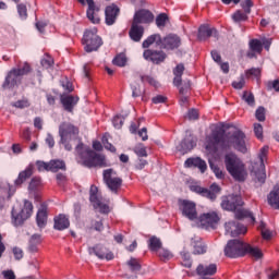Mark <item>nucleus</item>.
<instances>
[{
  "mask_svg": "<svg viewBox=\"0 0 279 279\" xmlns=\"http://www.w3.org/2000/svg\"><path fill=\"white\" fill-rule=\"evenodd\" d=\"M167 21H169V15L167 13H160L157 15L155 23L159 29H162L167 26Z\"/></svg>",
  "mask_w": 279,
  "mask_h": 279,
  "instance_id": "79ce46f5",
  "label": "nucleus"
},
{
  "mask_svg": "<svg viewBox=\"0 0 279 279\" xmlns=\"http://www.w3.org/2000/svg\"><path fill=\"white\" fill-rule=\"evenodd\" d=\"M106 25H114L117 16H119V7L112 4L105 10Z\"/></svg>",
  "mask_w": 279,
  "mask_h": 279,
  "instance_id": "bb28decb",
  "label": "nucleus"
},
{
  "mask_svg": "<svg viewBox=\"0 0 279 279\" xmlns=\"http://www.w3.org/2000/svg\"><path fill=\"white\" fill-rule=\"evenodd\" d=\"M219 147L225 151L235 149L241 154H247V144L245 143V133L241 130H235L233 133L226 134L223 129H217L211 132L206 145L208 151L217 154Z\"/></svg>",
  "mask_w": 279,
  "mask_h": 279,
  "instance_id": "f03ea898",
  "label": "nucleus"
},
{
  "mask_svg": "<svg viewBox=\"0 0 279 279\" xmlns=\"http://www.w3.org/2000/svg\"><path fill=\"white\" fill-rule=\"evenodd\" d=\"M12 106L13 108H20V110H23V108H29L31 104L28 99H22L13 102Z\"/></svg>",
  "mask_w": 279,
  "mask_h": 279,
  "instance_id": "4d7b16f0",
  "label": "nucleus"
},
{
  "mask_svg": "<svg viewBox=\"0 0 279 279\" xmlns=\"http://www.w3.org/2000/svg\"><path fill=\"white\" fill-rule=\"evenodd\" d=\"M257 121H265V107H258L255 111Z\"/></svg>",
  "mask_w": 279,
  "mask_h": 279,
  "instance_id": "680f3d73",
  "label": "nucleus"
},
{
  "mask_svg": "<svg viewBox=\"0 0 279 279\" xmlns=\"http://www.w3.org/2000/svg\"><path fill=\"white\" fill-rule=\"evenodd\" d=\"M225 167L230 175L236 182H245L247 178V171L245 170V163L232 153L225 156Z\"/></svg>",
  "mask_w": 279,
  "mask_h": 279,
  "instance_id": "7ed1b4c3",
  "label": "nucleus"
},
{
  "mask_svg": "<svg viewBox=\"0 0 279 279\" xmlns=\"http://www.w3.org/2000/svg\"><path fill=\"white\" fill-rule=\"evenodd\" d=\"M141 82L143 84H149L150 86H154L156 88V86H158V81L156 78H154L153 76L149 75H141Z\"/></svg>",
  "mask_w": 279,
  "mask_h": 279,
  "instance_id": "603ef678",
  "label": "nucleus"
},
{
  "mask_svg": "<svg viewBox=\"0 0 279 279\" xmlns=\"http://www.w3.org/2000/svg\"><path fill=\"white\" fill-rule=\"evenodd\" d=\"M148 247L150 252H159L162 248V241H160L156 235H153L148 240Z\"/></svg>",
  "mask_w": 279,
  "mask_h": 279,
  "instance_id": "4c0bfd02",
  "label": "nucleus"
},
{
  "mask_svg": "<svg viewBox=\"0 0 279 279\" xmlns=\"http://www.w3.org/2000/svg\"><path fill=\"white\" fill-rule=\"evenodd\" d=\"M250 49L256 53H263V41L260 39H251Z\"/></svg>",
  "mask_w": 279,
  "mask_h": 279,
  "instance_id": "c03bdc74",
  "label": "nucleus"
},
{
  "mask_svg": "<svg viewBox=\"0 0 279 279\" xmlns=\"http://www.w3.org/2000/svg\"><path fill=\"white\" fill-rule=\"evenodd\" d=\"M66 171V162L62 159H52L49 161V171L58 173V171Z\"/></svg>",
  "mask_w": 279,
  "mask_h": 279,
  "instance_id": "72a5a7b5",
  "label": "nucleus"
},
{
  "mask_svg": "<svg viewBox=\"0 0 279 279\" xmlns=\"http://www.w3.org/2000/svg\"><path fill=\"white\" fill-rule=\"evenodd\" d=\"M267 154H269V146L262 147L258 155L259 162H254L252 165L251 175H253L255 182H259V184H265V180H267V173L265 172Z\"/></svg>",
  "mask_w": 279,
  "mask_h": 279,
  "instance_id": "20e7f679",
  "label": "nucleus"
},
{
  "mask_svg": "<svg viewBox=\"0 0 279 279\" xmlns=\"http://www.w3.org/2000/svg\"><path fill=\"white\" fill-rule=\"evenodd\" d=\"M199 221L201 223H207L210 228H215L219 223V215L215 211L203 214L199 216Z\"/></svg>",
  "mask_w": 279,
  "mask_h": 279,
  "instance_id": "cd10ccee",
  "label": "nucleus"
},
{
  "mask_svg": "<svg viewBox=\"0 0 279 279\" xmlns=\"http://www.w3.org/2000/svg\"><path fill=\"white\" fill-rule=\"evenodd\" d=\"M143 58L153 64H162L167 60V52L162 50L146 49L143 52Z\"/></svg>",
  "mask_w": 279,
  "mask_h": 279,
  "instance_id": "ddd939ff",
  "label": "nucleus"
},
{
  "mask_svg": "<svg viewBox=\"0 0 279 279\" xmlns=\"http://www.w3.org/2000/svg\"><path fill=\"white\" fill-rule=\"evenodd\" d=\"M60 100L63 106V110H65V112H73V108L77 106V101H80V97L73 96V95H62Z\"/></svg>",
  "mask_w": 279,
  "mask_h": 279,
  "instance_id": "5701e85b",
  "label": "nucleus"
},
{
  "mask_svg": "<svg viewBox=\"0 0 279 279\" xmlns=\"http://www.w3.org/2000/svg\"><path fill=\"white\" fill-rule=\"evenodd\" d=\"M60 143L66 151L73 150L75 146L76 162L86 169H106L110 167L106 155L96 153L93 148L85 146L80 137V128L71 122H62L59 125Z\"/></svg>",
  "mask_w": 279,
  "mask_h": 279,
  "instance_id": "f257e3e1",
  "label": "nucleus"
},
{
  "mask_svg": "<svg viewBox=\"0 0 279 279\" xmlns=\"http://www.w3.org/2000/svg\"><path fill=\"white\" fill-rule=\"evenodd\" d=\"M245 254H248V256H252L255 260L263 258V252L258 250V247H254L247 243L244 246V256Z\"/></svg>",
  "mask_w": 279,
  "mask_h": 279,
  "instance_id": "f704fd0d",
  "label": "nucleus"
},
{
  "mask_svg": "<svg viewBox=\"0 0 279 279\" xmlns=\"http://www.w3.org/2000/svg\"><path fill=\"white\" fill-rule=\"evenodd\" d=\"M126 265L129 266V270L131 274H138V271H141L142 266L140 259L131 257Z\"/></svg>",
  "mask_w": 279,
  "mask_h": 279,
  "instance_id": "ea45409f",
  "label": "nucleus"
},
{
  "mask_svg": "<svg viewBox=\"0 0 279 279\" xmlns=\"http://www.w3.org/2000/svg\"><path fill=\"white\" fill-rule=\"evenodd\" d=\"M173 75H174L173 84H174V86L180 88V86H182V75H184V64L183 63H179L173 69Z\"/></svg>",
  "mask_w": 279,
  "mask_h": 279,
  "instance_id": "473e14b6",
  "label": "nucleus"
},
{
  "mask_svg": "<svg viewBox=\"0 0 279 279\" xmlns=\"http://www.w3.org/2000/svg\"><path fill=\"white\" fill-rule=\"evenodd\" d=\"M241 206H243V198L241 195L231 194L228 196H222L221 208L223 210L234 211Z\"/></svg>",
  "mask_w": 279,
  "mask_h": 279,
  "instance_id": "f8f14e48",
  "label": "nucleus"
},
{
  "mask_svg": "<svg viewBox=\"0 0 279 279\" xmlns=\"http://www.w3.org/2000/svg\"><path fill=\"white\" fill-rule=\"evenodd\" d=\"M13 72L23 80V75H29V73H32V65L25 62L23 65H20L17 69H13Z\"/></svg>",
  "mask_w": 279,
  "mask_h": 279,
  "instance_id": "58836bf2",
  "label": "nucleus"
},
{
  "mask_svg": "<svg viewBox=\"0 0 279 279\" xmlns=\"http://www.w3.org/2000/svg\"><path fill=\"white\" fill-rule=\"evenodd\" d=\"M254 133L256 138H263V125L260 123L254 124Z\"/></svg>",
  "mask_w": 279,
  "mask_h": 279,
  "instance_id": "0e129e2a",
  "label": "nucleus"
},
{
  "mask_svg": "<svg viewBox=\"0 0 279 279\" xmlns=\"http://www.w3.org/2000/svg\"><path fill=\"white\" fill-rule=\"evenodd\" d=\"M98 193H99V189L95 185H92L89 190V202L95 208V210H99L101 215H108V213H110V206L101 202V197L99 196Z\"/></svg>",
  "mask_w": 279,
  "mask_h": 279,
  "instance_id": "1a4fd4ad",
  "label": "nucleus"
},
{
  "mask_svg": "<svg viewBox=\"0 0 279 279\" xmlns=\"http://www.w3.org/2000/svg\"><path fill=\"white\" fill-rule=\"evenodd\" d=\"M191 90V81H184L182 86L179 88L180 95H186Z\"/></svg>",
  "mask_w": 279,
  "mask_h": 279,
  "instance_id": "052dcab7",
  "label": "nucleus"
},
{
  "mask_svg": "<svg viewBox=\"0 0 279 279\" xmlns=\"http://www.w3.org/2000/svg\"><path fill=\"white\" fill-rule=\"evenodd\" d=\"M40 243H43L40 234H33L28 243V252L33 254L38 252V245H40Z\"/></svg>",
  "mask_w": 279,
  "mask_h": 279,
  "instance_id": "c9c22d12",
  "label": "nucleus"
},
{
  "mask_svg": "<svg viewBox=\"0 0 279 279\" xmlns=\"http://www.w3.org/2000/svg\"><path fill=\"white\" fill-rule=\"evenodd\" d=\"M82 45L84 46L86 53H93V51H98L99 47L104 45L101 37L97 35L96 27L84 32Z\"/></svg>",
  "mask_w": 279,
  "mask_h": 279,
  "instance_id": "39448f33",
  "label": "nucleus"
},
{
  "mask_svg": "<svg viewBox=\"0 0 279 279\" xmlns=\"http://www.w3.org/2000/svg\"><path fill=\"white\" fill-rule=\"evenodd\" d=\"M40 186V178L34 177L29 184H28V191H36Z\"/></svg>",
  "mask_w": 279,
  "mask_h": 279,
  "instance_id": "13d9d810",
  "label": "nucleus"
},
{
  "mask_svg": "<svg viewBox=\"0 0 279 279\" xmlns=\"http://www.w3.org/2000/svg\"><path fill=\"white\" fill-rule=\"evenodd\" d=\"M112 62L116 66H125V64H128V58L125 57V54L120 53L116 56Z\"/></svg>",
  "mask_w": 279,
  "mask_h": 279,
  "instance_id": "de8ad7c7",
  "label": "nucleus"
},
{
  "mask_svg": "<svg viewBox=\"0 0 279 279\" xmlns=\"http://www.w3.org/2000/svg\"><path fill=\"white\" fill-rule=\"evenodd\" d=\"M179 210L182 214V217L189 219L190 221H197V205L195 202L189 199H179Z\"/></svg>",
  "mask_w": 279,
  "mask_h": 279,
  "instance_id": "6e6552de",
  "label": "nucleus"
},
{
  "mask_svg": "<svg viewBox=\"0 0 279 279\" xmlns=\"http://www.w3.org/2000/svg\"><path fill=\"white\" fill-rule=\"evenodd\" d=\"M241 8L244 11V14H252V8H254V1L244 0L241 2Z\"/></svg>",
  "mask_w": 279,
  "mask_h": 279,
  "instance_id": "09e8293b",
  "label": "nucleus"
},
{
  "mask_svg": "<svg viewBox=\"0 0 279 279\" xmlns=\"http://www.w3.org/2000/svg\"><path fill=\"white\" fill-rule=\"evenodd\" d=\"M112 173H114V169L112 168L104 170L102 180L111 193H119V190L123 184V179L119 177L112 178Z\"/></svg>",
  "mask_w": 279,
  "mask_h": 279,
  "instance_id": "9b49d317",
  "label": "nucleus"
},
{
  "mask_svg": "<svg viewBox=\"0 0 279 279\" xmlns=\"http://www.w3.org/2000/svg\"><path fill=\"white\" fill-rule=\"evenodd\" d=\"M210 36H214V38H219V32L217 28H211L208 24H203L198 28V40H208Z\"/></svg>",
  "mask_w": 279,
  "mask_h": 279,
  "instance_id": "412c9836",
  "label": "nucleus"
},
{
  "mask_svg": "<svg viewBox=\"0 0 279 279\" xmlns=\"http://www.w3.org/2000/svg\"><path fill=\"white\" fill-rule=\"evenodd\" d=\"M86 3L88 5L86 12L88 21L94 23V25H98V23L101 22V19L99 17V7L95 4V0H86Z\"/></svg>",
  "mask_w": 279,
  "mask_h": 279,
  "instance_id": "a211bd4d",
  "label": "nucleus"
},
{
  "mask_svg": "<svg viewBox=\"0 0 279 279\" xmlns=\"http://www.w3.org/2000/svg\"><path fill=\"white\" fill-rule=\"evenodd\" d=\"M197 145V138L193 136L191 133H186V136L182 140L180 145L178 146V150L181 154H189V151L193 150Z\"/></svg>",
  "mask_w": 279,
  "mask_h": 279,
  "instance_id": "dca6fc26",
  "label": "nucleus"
},
{
  "mask_svg": "<svg viewBox=\"0 0 279 279\" xmlns=\"http://www.w3.org/2000/svg\"><path fill=\"white\" fill-rule=\"evenodd\" d=\"M226 232L231 234V236H239L240 234H245L247 232V227L239 223V221H229L225 225Z\"/></svg>",
  "mask_w": 279,
  "mask_h": 279,
  "instance_id": "6ab92c4d",
  "label": "nucleus"
},
{
  "mask_svg": "<svg viewBox=\"0 0 279 279\" xmlns=\"http://www.w3.org/2000/svg\"><path fill=\"white\" fill-rule=\"evenodd\" d=\"M112 123L117 130H121V128H123V118L121 116H116Z\"/></svg>",
  "mask_w": 279,
  "mask_h": 279,
  "instance_id": "e2e57ef3",
  "label": "nucleus"
},
{
  "mask_svg": "<svg viewBox=\"0 0 279 279\" xmlns=\"http://www.w3.org/2000/svg\"><path fill=\"white\" fill-rule=\"evenodd\" d=\"M184 167H186L187 169H191V167H195L196 169H199L202 173H205L206 169H208L206 161L199 157L187 158L184 162Z\"/></svg>",
  "mask_w": 279,
  "mask_h": 279,
  "instance_id": "a878e982",
  "label": "nucleus"
},
{
  "mask_svg": "<svg viewBox=\"0 0 279 279\" xmlns=\"http://www.w3.org/2000/svg\"><path fill=\"white\" fill-rule=\"evenodd\" d=\"M134 153L138 158H147V148H145V146H136Z\"/></svg>",
  "mask_w": 279,
  "mask_h": 279,
  "instance_id": "bf43d9fd",
  "label": "nucleus"
},
{
  "mask_svg": "<svg viewBox=\"0 0 279 279\" xmlns=\"http://www.w3.org/2000/svg\"><path fill=\"white\" fill-rule=\"evenodd\" d=\"M133 23L136 25H149V23H154V13L147 9H140L134 13Z\"/></svg>",
  "mask_w": 279,
  "mask_h": 279,
  "instance_id": "4468645a",
  "label": "nucleus"
},
{
  "mask_svg": "<svg viewBox=\"0 0 279 279\" xmlns=\"http://www.w3.org/2000/svg\"><path fill=\"white\" fill-rule=\"evenodd\" d=\"M245 244L241 240H230L225 247V256H228V258L245 256Z\"/></svg>",
  "mask_w": 279,
  "mask_h": 279,
  "instance_id": "0eeeda50",
  "label": "nucleus"
},
{
  "mask_svg": "<svg viewBox=\"0 0 279 279\" xmlns=\"http://www.w3.org/2000/svg\"><path fill=\"white\" fill-rule=\"evenodd\" d=\"M268 204L279 209V189H274L268 195Z\"/></svg>",
  "mask_w": 279,
  "mask_h": 279,
  "instance_id": "e433bc0d",
  "label": "nucleus"
},
{
  "mask_svg": "<svg viewBox=\"0 0 279 279\" xmlns=\"http://www.w3.org/2000/svg\"><path fill=\"white\" fill-rule=\"evenodd\" d=\"M266 90H275V93H279V80L276 78L274 81H267L265 83Z\"/></svg>",
  "mask_w": 279,
  "mask_h": 279,
  "instance_id": "8fccbe9b",
  "label": "nucleus"
},
{
  "mask_svg": "<svg viewBox=\"0 0 279 279\" xmlns=\"http://www.w3.org/2000/svg\"><path fill=\"white\" fill-rule=\"evenodd\" d=\"M88 252L90 255L97 256V258H100V260H112L114 258V254L108 250V247L97 244L95 246H92L88 248Z\"/></svg>",
  "mask_w": 279,
  "mask_h": 279,
  "instance_id": "2eb2a0df",
  "label": "nucleus"
},
{
  "mask_svg": "<svg viewBox=\"0 0 279 279\" xmlns=\"http://www.w3.org/2000/svg\"><path fill=\"white\" fill-rule=\"evenodd\" d=\"M71 226V222L69 221V218L64 216L63 214L54 217V230H66Z\"/></svg>",
  "mask_w": 279,
  "mask_h": 279,
  "instance_id": "2f4dec72",
  "label": "nucleus"
},
{
  "mask_svg": "<svg viewBox=\"0 0 279 279\" xmlns=\"http://www.w3.org/2000/svg\"><path fill=\"white\" fill-rule=\"evenodd\" d=\"M22 80L23 78L19 74H16L14 70H11L2 84L3 90L15 88V86H19V84H21Z\"/></svg>",
  "mask_w": 279,
  "mask_h": 279,
  "instance_id": "aec40b11",
  "label": "nucleus"
},
{
  "mask_svg": "<svg viewBox=\"0 0 279 279\" xmlns=\"http://www.w3.org/2000/svg\"><path fill=\"white\" fill-rule=\"evenodd\" d=\"M34 175V165H28L25 170L21 171L14 181V186L21 189L29 178Z\"/></svg>",
  "mask_w": 279,
  "mask_h": 279,
  "instance_id": "4be33fe9",
  "label": "nucleus"
},
{
  "mask_svg": "<svg viewBox=\"0 0 279 279\" xmlns=\"http://www.w3.org/2000/svg\"><path fill=\"white\" fill-rule=\"evenodd\" d=\"M40 64L44 69H51L54 64L53 57L46 53L41 59Z\"/></svg>",
  "mask_w": 279,
  "mask_h": 279,
  "instance_id": "a18cd8bd",
  "label": "nucleus"
},
{
  "mask_svg": "<svg viewBox=\"0 0 279 279\" xmlns=\"http://www.w3.org/2000/svg\"><path fill=\"white\" fill-rule=\"evenodd\" d=\"M154 43L157 45V47H160L162 45V37L160 34H153L148 36L142 44L143 49H149Z\"/></svg>",
  "mask_w": 279,
  "mask_h": 279,
  "instance_id": "7c9ffc66",
  "label": "nucleus"
},
{
  "mask_svg": "<svg viewBox=\"0 0 279 279\" xmlns=\"http://www.w3.org/2000/svg\"><path fill=\"white\" fill-rule=\"evenodd\" d=\"M262 70L260 68H251L245 71L246 77H260Z\"/></svg>",
  "mask_w": 279,
  "mask_h": 279,
  "instance_id": "6e6d98bb",
  "label": "nucleus"
},
{
  "mask_svg": "<svg viewBox=\"0 0 279 279\" xmlns=\"http://www.w3.org/2000/svg\"><path fill=\"white\" fill-rule=\"evenodd\" d=\"M267 279H279V269L268 272Z\"/></svg>",
  "mask_w": 279,
  "mask_h": 279,
  "instance_id": "774afa93",
  "label": "nucleus"
},
{
  "mask_svg": "<svg viewBox=\"0 0 279 279\" xmlns=\"http://www.w3.org/2000/svg\"><path fill=\"white\" fill-rule=\"evenodd\" d=\"M250 19V16H247L246 13H244L243 11L241 10H238L235 11L233 14H232V21L234 23H244L245 21H247Z\"/></svg>",
  "mask_w": 279,
  "mask_h": 279,
  "instance_id": "a19ab883",
  "label": "nucleus"
},
{
  "mask_svg": "<svg viewBox=\"0 0 279 279\" xmlns=\"http://www.w3.org/2000/svg\"><path fill=\"white\" fill-rule=\"evenodd\" d=\"M36 167H37L38 171H49V162L37 161Z\"/></svg>",
  "mask_w": 279,
  "mask_h": 279,
  "instance_id": "69168bd1",
  "label": "nucleus"
},
{
  "mask_svg": "<svg viewBox=\"0 0 279 279\" xmlns=\"http://www.w3.org/2000/svg\"><path fill=\"white\" fill-rule=\"evenodd\" d=\"M157 256H159L160 260L163 262L171 260V258H173V254L165 248L157 251Z\"/></svg>",
  "mask_w": 279,
  "mask_h": 279,
  "instance_id": "49530a36",
  "label": "nucleus"
},
{
  "mask_svg": "<svg viewBox=\"0 0 279 279\" xmlns=\"http://www.w3.org/2000/svg\"><path fill=\"white\" fill-rule=\"evenodd\" d=\"M209 167L211 171H214L216 178H219V180H222L225 178L223 170L219 168V166L213 163V161H209Z\"/></svg>",
  "mask_w": 279,
  "mask_h": 279,
  "instance_id": "864d4df0",
  "label": "nucleus"
},
{
  "mask_svg": "<svg viewBox=\"0 0 279 279\" xmlns=\"http://www.w3.org/2000/svg\"><path fill=\"white\" fill-rule=\"evenodd\" d=\"M182 45V40L178 35H168L163 38H161L160 49H167L168 51L173 49H178Z\"/></svg>",
  "mask_w": 279,
  "mask_h": 279,
  "instance_id": "f3484780",
  "label": "nucleus"
},
{
  "mask_svg": "<svg viewBox=\"0 0 279 279\" xmlns=\"http://www.w3.org/2000/svg\"><path fill=\"white\" fill-rule=\"evenodd\" d=\"M151 101H153V104H166L167 96L157 95V96L153 97Z\"/></svg>",
  "mask_w": 279,
  "mask_h": 279,
  "instance_id": "338daca9",
  "label": "nucleus"
},
{
  "mask_svg": "<svg viewBox=\"0 0 279 279\" xmlns=\"http://www.w3.org/2000/svg\"><path fill=\"white\" fill-rule=\"evenodd\" d=\"M17 14L22 21H25L27 19V5L23 3L17 4Z\"/></svg>",
  "mask_w": 279,
  "mask_h": 279,
  "instance_id": "5fc2aeb1",
  "label": "nucleus"
},
{
  "mask_svg": "<svg viewBox=\"0 0 279 279\" xmlns=\"http://www.w3.org/2000/svg\"><path fill=\"white\" fill-rule=\"evenodd\" d=\"M235 219H238L239 221L247 219L248 223H256V217H254V213L250 211V209L235 210Z\"/></svg>",
  "mask_w": 279,
  "mask_h": 279,
  "instance_id": "c756f323",
  "label": "nucleus"
},
{
  "mask_svg": "<svg viewBox=\"0 0 279 279\" xmlns=\"http://www.w3.org/2000/svg\"><path fill=\"white\" fill-rule=\"evenodd\" d=\"M34 213V204L29 201H24V206L20 211H16V208L12 209V221L14 226H23L32 214Z\"/></svg>",
  "mask_w": 279,
  "mask_h": 279,
  "instance_id": "423d86ee",
  "label": "nucleus"
},
{
  "mask_svg": "<svg viewBox=\"0 0 279 279\" xmlns=\"http://www.w3.org/2000/svg\"><path fill=\"white\" fill-rule=\"evenodd\" d=\"M47 210H48L47 205L43 203L37 211L36 223L40 229L47 227V220L49 219V213Z\"/></svg>",
  "mask_w": 279,
  "mask_h": 279,
  "instance_id": "b1692460",
  "label": "nucleus"
},
{
  "mask_svg": "<svg viewBox=\"0 0 279 279\" xmlns=\"http://www.w3.org/2000/svg\"><path fill=\"white\" fill-rule=\"evenodd\" d=\"M197 276H215L217 274V264H199L196 268Z\"/></svg>",
  "mask_w": 279,
  "mask_h": 279,
  "instance_id": "c85d7f7f",
  "label": "nucleus"
},
{
  "mask_svg": "<svg viewBox=\"0 0 279 279\" xmlns=\"http://www.w3.org/2000/svg\"><path fill=\"white\" fill-rule=\"evenodd\" d=\"M190 191L202 195V197H207V199H210L211 202H215L219 193H221V187L217 185V183H213L209 189L202 187L199 185H191Z\"/></svg>",
  "mask_w": 279,
  "mask_h": 279,
  "instance_id": "9d476101",
  "label": "nucleus"
},
{
  "mask_svg": "<svg viewBox=\"0 0 279 279\" xmlns=\"http://www.w3.org/2000/svg\"><path fill=\"white\" fill-rule=\"evenodd\" d=\"M207 246L202 241L194 242V254H206Z\"/></svg>",
  "mask_w": 279,
  "mask_h": 279,
  "instance_id": "3c124183",
  "label": "nucleus"
},
{
  "mask_svg": "<svg viewBox=\"0 0 279 279\" xmlns=\"http://www.w3.org/2000/svg\"><path fill=\"white\" fill-rule=\"evenodd\" d=\"M145 34V27L132 22L131 28L129 31V36L133 43H141Z\"/></svg>",
  "mask_w": 279,
  "mask_h": 279,
  "instance_id": "393cba45",
  "label": "nucleus"
},
{
  "mask_svg": "<svg viewBox=\"0 0 279 279\" xmlns=\"http://www.w3.org/2000/svg\"><path fill=\"white\" fill-rule=\"evenodd\" d=\"M242 100L247 104V106H251V108H254L256 106V99L254 98V94L251 92H243Z\"/></svg>",
  "mask_w": 279,
  "mask_h": 279,
  "instance_id": "37998d69",
  "label": "nucleus"
}]
</instances>
